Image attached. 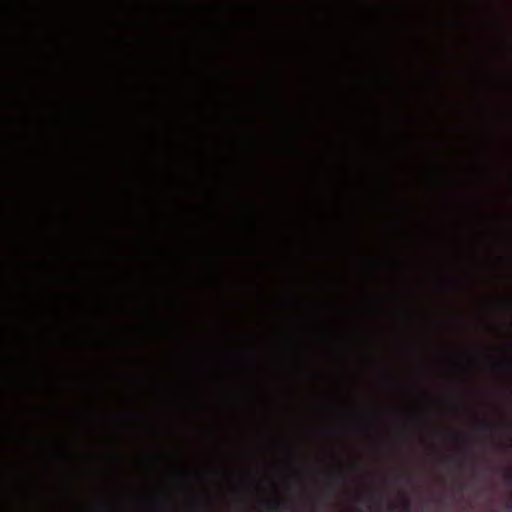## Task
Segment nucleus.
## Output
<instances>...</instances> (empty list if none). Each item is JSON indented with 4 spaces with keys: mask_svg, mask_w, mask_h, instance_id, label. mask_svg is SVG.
Wrapping results in <instances>:
<instances>
[{
    "mask_svg": "<svg viewBox=\"0 0 512 512\" xmlns=\"http://www.w3.org/2000/svg\"><path fill=\"white\" fill-rule=\"evenodd\" d=\"M266 505L271 512H282L287 508V503L279 500L266 501Z\"/></svg>",
    "mask_w": 512,
    "mask_h": 512,
    "instance_id": "obj_1",
    "label": "nucleus"
},
{
    "mask_svg": "<svg viewBox=\"0 0 512 512\" xmlns=\"http://www.w3.org/2000/svg\"><path fill=\"white\" fill-rule=\"evenodd\" d=\"M401 512H411V503L406 496L403 497Z\"/></svg>",
    "mask_w": 512,
    "mask_h": 512,
    "instance_id": "obj_2",
    "label": "nucleus"
},
{
    "mask_svg": "<svg viewBox=\"0 0 512 512\" xmlns=\"http://www.w3.org/2000/svg\"><path fill=\"white\" fill-rule=\"evenodd\" d=\"M480 427H481V429L488 431V430H492V429L496 428V425L491 422L483 420L480 422Z\"/></svg>",
    "mask_w": 512,
    "mask_h": 512,
    "instance_id": "obj_3",
    "label": "nucleus"
},
{
    "mask_svg": "<svg viewBox=\"0 0 512 512\" xmlns=\"http://www.w3.org/2000/svg\"><path fill=\"white\" fill-rule=\"evenodd\" d=\"M505 480L508 482V483H511L512 482V472L509 471L505 474Z\"/></svg>",
    "mask_w": 512,
    "mask_h": 512,
    "instance_id": "obj_4",
    "label": "nucleus"
},
{
    "mask_svg": "<svg viewBox=\"0 0 512 512\" xmlns=\"http://www.w3.org/2000/svg\"><path fill=\"white\" fill-rule=\"evenodd\" d=\"M390 510L391 512H398L397 506L392 503L390 504Z\"/></svg>",
    "mask_w": 512,
    "mask_h": 512,
    "instance_id": "obj_5",
    "label": "nucleus"
},
{
    "mask_svg": "<svg viewBox=\"0 0 512 512\" xmlns=\"http://www.w3.org/2000/svg\"><path fill=\"white\" fill-rule=\"evenodd\" d=\"M449 434H450V435H452L453 437H458V436H459V435H458L456 432H454V431H450V432H449Z\"/></svg>",
    "mask_w": 512,
    "mask_h": 512,
    "instance_id": "obj_6",
    "label": "nucleus"
},
{
    "mask_svg": "<svg viewBox=\"0 0 512 512\" xmlns=\"http://www.w3.org/2000/svg\"><path fill=\"white\" fill-rule=\"evenodd\" d=\"M511 426H512L511 422L506 423V427H511Z\"/></svg>",
    "mask_w": 512,
    "mask_h": 512,
    "instance_id": "obj_7",
    "label": "nucleus"
},
{
    "mask_svg": "<svg viewBox=\"0 0 512 512\" xmlns=\"http://www.w3.org/2000/svg\"><path fill=\"white\" fill-rule=\"evenodd\" d=\"M355 512H362L361 510H356Z\"/></svg>",
    "mask_w": 512,
    "mask_h": 512,
    "instance_id": "obj_8",
    "label": "nucleus"
}]
</instances>
